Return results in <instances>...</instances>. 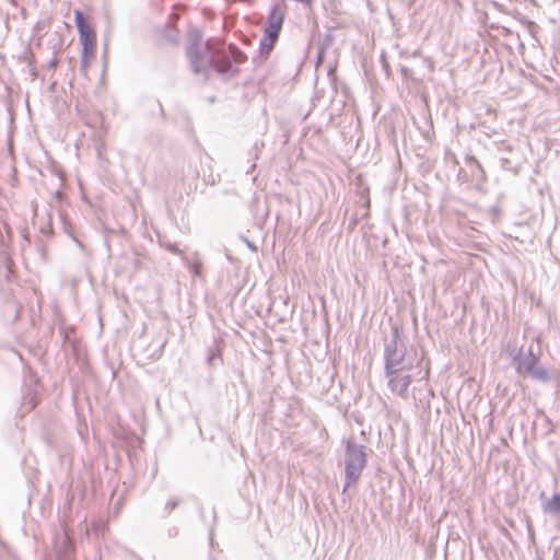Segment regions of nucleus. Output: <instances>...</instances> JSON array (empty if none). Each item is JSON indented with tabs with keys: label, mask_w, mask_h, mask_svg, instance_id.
<instances>
[{
	"label": "nucleus",
	"mask_w": 560,
	"mask_h": 560,
	"mask_svg": "<svg viewBox=\"0 0 560 560\" xmlns=\"http://www.w3.org/2000/svg\"><path fill=\"white\" fill-rule=\"evenodd\" d=\"M187 56L195 73L206 75L210 68H214L220 74L233 77L237 73V65L246 60L235 46L225 47L219 39L202 42L199 31L189 33V46Z\"/></svg>",
	"instance_id": "f257e3e1"
},
{
	"label": "nucleus",
	"mask_w": 560,
	"mask_h": 560,
	"mask_svg": "<svg viewBox=\"0 0 560 560\" xmlns=\"http://www.w3.org/2000/svg\"><path fill=\"white\" fill-rule=\"evenodd\" d=\"M384 358L385 374L412 369V361L406 355V346L397 329H394L392 338L385 345Z\"/></svg>",
	"instance_id": "f03ea898"
},
{
	"label": "nucleus",
	"mask_w": 560,
	"mask_h": 560,
	"mask_svg": "<svg viewBox=\"0 0 560 560\" xmlns=\"http://www.w3.org/2000/svg\"><path fill=\"white\" fill-rule=\"evenodd\" d=\"M365 464L366 454L364 447L354 443L352 440H348L346 444V481L343 491L360 479Z\"/></svg>",
	"instance_id": "7ed1b4c3"
},
{
	"label": "nucleus",
	"mask_w": 560,
	"mask_h": 560,
	"mask_svg": "<svg viewBox=\"0 0 560 560\" xmlns=\"http://www.w3.org/2000/svg\"><path fill=\"white\" fill-rule=\"evenodd\" d=\"M74 21L79 32L80 44L82 45L81 63L88 69L95 50L96 36L94 30L85 21L83 13L79 10L74 11Z\"/></svg>",
	"instance_id": "20e7f679"
},
{
	"label": "nucleus",
	"mask_w": 560,
	"mask_h": 560,
	"mask_svg": "<svg viewBox=\"0 0 560 560\" xmlns=\"http://www.w3.org/2000/svg\"><path fill=\"white\" fill-rule=\"evenodd\" d=\"M411 370L395 371L393 374H385L387 384L392 393L406 398L408 396V388L412 381Z\"/></svg>",
	"instance_id": "39448f33"
},
{
	"label": "nucleus",
	"mask_w": 560,
	"mask_h": 560,
	"mask_svg": "<svg viewBox=\"0 0 560 560\" xmlns=\"http://www.w3.org/2000/svg\"><path fill=\"white\" fill-rule=\"evenodd\" d=\"M517 370L541 382H546L550 378L548 371L538 364L537 358L532 353L517 361Z\"/></svg>",
	"instance_id": "423d86ee"
},
{
	"label": "nucleus",
	"mask_w": 560,
	"mask_h": 560,
	"mask_svg": "<svg viewBox=\"0 0 560 560\" xmlns=\"http://www.w3.org/2000/svg\"><path fill=\"white\" fill-rule=\"evenodd\" d=\"M283 20L284 11L282 7L280 4H275L270 10L265 32H270L272 35L279 34L282 28Z\"/></svg>",
	"instance_id": "0eeeda50"
},
{
	"label": "nucleus",
	"mask_w": 560,
	"mask_h": 560,
	"mask_svg": "<svg viewBox=\"0 0 560 560\" xmlns=\"http://www.w3.org/2000/svg\"><path fill=\"white\" fill-rule=\"evenodd\" d=\"M541 508L545 513L560 515V492L555 493L550 499H545Z\"/></svg>",
	"instance_id": "6e6552de"
},
{
	"label": "nucleus",
	"mask_w": 560,
	"mask_h": 560,
	"mask_svg": "<svg viewBox=\"0 0 560 560\" xmlns=\"http://www.w3.org/2000/svg\"><path fill=\"white\" fill-rule=\"evenodd\" d=\"M279 34H271L270 32H265L264 37L260 40V51L262 54H269L277 42Z\"/></svg>",
	"instance_id": "1a4fd4ad"
},
{
	"label": "nucleus",
	"mask_w": 560,
	"mask_h": 560,
	"mask_svg": "<svg viewBox=\"0 0 560 560\" xmlns=\"http://www.w3.org/2000/svg\"><path fill=\"white\" fill-rule=\"evenodd\" d=\"M179 503V499L178 498H171L167 502H166V505H165V509L168 510V511H172L173 509H175Z\"/></svg>",
	"instance_id": "9d476101"
},
{
	"label": "nucleus",
	"mask_w": 560,
	"mask_h": 560,
	"mask_svg": "<svg viewBox=\"0 0 560 560\" xmlns=\"http://www.w3.org/2000/svg\"><path fill=\"white\" fill-rule=\"evenodd\" d=\"M166 249L170 250L171 253H174V254H179L180 250L178 249V247L174 244H167L166 246Z\"/></svg>",
	"instance_id": "9b49d317"
},
{
	"label": "nucleus",
	"mask_w": 560,
	"mask_h": 560,
	"mask_svg": "<svg viewBox=\"0 0 560 560\" xmlns=\"http://www.w3.org/2000/svg\"><path fill=\"white\" fill-rule=\"evenodd\" d=\"M246 245L248 246V248L253 252H256L257 250V247L255 246L254 243H252L250 241H247L246 240Z\"/></svg>",
	"instance_id": "f8f14e48"
}]
</instances>
